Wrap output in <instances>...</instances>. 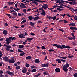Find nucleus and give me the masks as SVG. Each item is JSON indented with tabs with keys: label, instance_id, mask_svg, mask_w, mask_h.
I'll use <instances>...</instances> for the list:
<instances>
[{
	"label": "nucleus",
	"instance_id": "obj_1",
	"mask_svg": "<svg viewBox=\"0 0 77 77\" xmlns=\"http://www.w3.org/2000/svg\"><path fill=\"white\" fill-rule=\"evenodd\" d=\"M16 39H17V38L15 37H10L8 38H6V41H7V44L8 45H9V44L10 43V41L11 42L12 41L11 40L13 41V40H16Z\"/></svg>",
	"mask_w": 77,
	"mask_h": 77
},
{
	"label": "nucleus",
	"instance_id": "obj_2",
	"mask_svg": "<svg viewBox=\"0 0 77 77\" xmlns=\"http://www.w3.org/2000/svg\"><path fill=\"white\" fill-rule=\"evenodd\" d=\"M69 64L68 63H66V65H64L63 66V70L65 72H67L68 70V67H69Z\"/></svg>",
	"mask_w": 77,
	"mask_h": 77
},
{
	"label": "nucleus",
	"instance_id": "obj_3",
	"mask_svg": "<svg viewBox=\"0 0 77 77\" xmlns=\"http://www.w3.org/2000/svg\"><path fill=\"white\" fill-rule=\"evenodd\" d=\"M4 46L5 47H6V50L7 51H10V48H11V46L10 45L8 46L6 44H5L4 45Z\"/></svg>",
	"mask_w": 77,
	"mask_h": 77
},
{
	"label": "nucleus",
	"instance_id": "obj_4",
	"mask_svg": "<svg viewBox=\"0 0 77 77\" xmlns=\"http://www.w3.org/2000/svg\"><path fill=\"white\" fill-rule=\"evenodd\" d=\"M53 47H56L57 48H60V49H63V48L60 45H58L57 44H54L52 45Z\"/></svg>",
	"mask_w": 77,
	"mask_h": 77
},
{
	"label": "nucleus",
	"instance_id": "obj_5",
	"mask_svg": "<svg viewBox=\"0 0 77 77\" xmlns=\"http://www.w3.org/2000/svg\"><path fill=\"white\" fill-rule=\"evenodd\" d=\"M42 7L41 8V9H44L45 10H46L47 9H48V5H47V4H44L43 6L42 5Z\"/></svg>",
	"mask_w": 77,
	"mask_h": 77
},
{
	"label": "nucleus",
	"instance_id": "obj_6",
	"mask_svg": "<svg viewBox=\"0 0 77 77\" xmlns=\"http://www.w3.org/2000/svg\"><path fill=\"white\" fill-rule=\"evenodd\" d=\"M6 73L8 74H9V75H11L12 76H13L14 74H15L14 73L10 72V71H6Z\"/></svg>",
	"mask_w": 77,
	"mask_h": 77
},
{
	"label": "nucleus",
	"instance_id": "obj_7",
	"mask_svg": "<svg viewBox=\"0 0 77 77\" xmlns=\"http://www.w3.org/2000/svg\"><path fill=\"white\" fill-rule=\"evenodd\" d=\"M18 36L20 39H24L25 38V35L23 34H21L20 35H18Z\"/></svg>",
	"mask_w": 77,
	"mask_h": 77
},
{
	"label": "nucleus",
	"instance_id": "obj_8",
	"mask_svg": "<svg viewBox=\"0 0 77 77\" xmlns=\"http://www.w3.org/2000/svg\"><path fill=\"white\" fill-rule=\"evenodd\" d=\"M10 63H14L15 62V60L14 59H9V60L8 61Z\"/></svg>",
	"mask_w": 77,
	"mask_h": 77
},
{
	"label": "nucleus",
	"instance_id": "obj_9",
	"mask_svg": "<svg viewBox=\"0 0 77 77\" xmlns=\"http://www.w3.org/2000/svg\"><path fill=\"white\" fill-rule=\"evenodd\" d=\"M41 11H42L40 14L41 15H43L44 16H45V14H46V13L45 12V11H44V10L43 9H41Z\"/></svg>",
	"mask_w": 77,
	"mask_h": 77
},
{
	"label": "nucleus",
	"instance_id": "obj_10",
	"mask_svg": "<svg viewBox=\"0 0 77 77\" xmlns=\"http://www.w3.org/2000/svg\"><path fill=\"white\" fill-rule=\"evenodd\" d=\"M49 66V63H47L42 64V67H48Z\"/></svg>",
	"mask_w": 77,
	"mask_h": 77
},
{
	"label": "nucleus",
	"instance_id": "obj_11",
	"mask_svg": "<svg viewBox=\"0 0 77 77\" xmlns=\"http://www.w3.org/2000/svg\"><path fill=\"white\" fill-rule=\"evenodd\" d=\"M3 59L4 60H5V61H7V62H8L9 61V59L8 58V57L7 56H5L3 58Z\"/></svg>",
	"mask_w": 77,
	"mask_h": 77
},
{
	"label": "nucleus",
	"instance_id": "obj_12",
	"mask_svg": "<svg viewBox=\"0 0 77 77\" xmlns=\"http://www.w3.org/2000/svg\"><path fill=\"white\" fill-rule=\"evenodd\" d=\"M3 33L4 35H8V32L6 30H5L3 31Z\"/></svg>",
	"mask_w": 77,
	"mask_h": 77
},
{
	"label": "nucleus",
	"instance_id": "obj_13",
	"mask_svg": "<svg viewBox=\"0 0 77 77\" xmlns=\"http://www.w3.org/2000/svg\"><path fill=\"white\" fill-rule=\"evenodd\" d=\"M23 73H26L27 72V69H23L22 70Z\"/></svg>",
	"mask_w": 77,
	"mask_h": 77
},
{
	"label": "nucleus",
	"instance_id": "obj_14",
	"mask_svg": "<svg viewBox=\"0 0 77 77\" xmlns=\"http://www.w3.org/2000/svg\"><path fill=\"white\" fill-rule=\"evenodd\" d=\"M32 2V3H34L35 5H38V3H37V1H36V0H33Z\"/></svg>",
	"mask_w": 77,
	"mask_h": 77
},
{
	"label": "nucleus",
	"instance_id": "obj_15",
	"mask_svg": "<svg viewBox=\"0 0 77 77\" xmlns=\"http://www.w3.org/2000/svg\"><path fill=\"white\" fill-rule=\"evenodd\" d=\"M70 29L71 30H76L77 31V28L76 27H70Z\"/></svg>",
	"mask_w": 77,
	"mask_h": 77
},
{
	"label": "nucleus",
	"instance_id": "obj_16",
	"mask_svg": "<svg viewBox=\"0 0 77 77\" xmlns=\"http://www.w3.org/2000/svg\"><path fill=\"white\" fill-rule=\"evenodd\" d=\"M55 71L56 72H60V69L59 68H57L55 69Z\"/></svg>",
	"mask_w": 77,
	"mask_h": 77
},
{
	"label": "nucleus",
	"instance_id": "obj_17",
	"mask_svg": "<svg viewBox=\"0 0 77 77\" xmlns=\"http://www.w3.org/2000/svg\"><path fill=\"white\" fill-rule=\"evenodd\" d=\"M29 24L32 27H34V26H35V23H33L32 22H31L29 23Z\"/></svg>",
	"mask_w": 77,
	"mask_h": 77
},
{
	"label": "nucleus",
	"instance_id": "obj_18",
	"mask_svg": "<svg viewBox=\"0 0 77 77\" xmlns=\"http://www.w3.org/2000/svg\"><path fill=\"white\" fill-rule=\"evenodd\" d=\"M57 10H58V11L59 12H61V11H63V9H61L60 8H57Z\"/></svg>",
	"mask_w": 77,
	"mask_h": 77
},
{
	"label": "nucleus",
	"instance_id": "obj_19",
	"mask_svg": "<svg viewBox=\"0 0 77 77\" xmlns=\"http://www.w3.org/2000/svg\"><path fill=\"white\" fill-rule=\"evenodd\" d=\"M69 26H75V24L74 23H70L69 24Z\"/></svg>",
	"mask_w": 77,
	"mask_h": 77
},
{
	"label": "nucleus",
	"instance_id": "obj_20",
	"mask_svg": "<svg viewBox=\"0 0 77 77\" xmlns=\"http://www.w3.org/2000/svg\"><path fill=\"white\" fill-rule=\"evenodd\" d=\"M40 61L39 59H36L35 60V63H39Z\"/></svg>",
	"mask_w": 77,
	"mask_h": 77
},
{
	"label": "nucleus",
	"instance_id": "obj_21",
	"mask_svg": "<svg viewBox=\"0 0 77 77\" xmlns=\"http://www.w3.org/2000/svg\"><path fill=\"white\" fill-rule=\"evenodd\" d=\"M19 4V5L20 7H21V8H26V7H26V6L24 5H21L20 4Z\"/></svg>",
	"mask_w": 77,
	"mask_h": 77
},
{
	"label": "nucleus",
	"instance_id": "obj_22",
	"mask_svg": "<svg viewBox=\"0 0 77 77\" xmlns=\"http://www.w3.org/2000/svg\"><path fill=\"white\" fill-rule=\"evenodd\" d=\"M41 74L38 73L37 75H35L34 76V77H38L39 76H40Z\"/></svg>",
	"mask_w": 77,
	"mask_h": 77
},
{
	"label": "nucleus",
	"instance_id": "obj_23",
	"mask_svg": "<svg viewBox=\"0 0 77 77\" xmlns=\"http://www.w3.org/2000/svg\"><path fill=\"white\" fill-rule=\"evenodd\" d=\"M24 46L23 45H20L19 46V48H24Z\"/></svg>",
	"mask_w": 77,
	"mask_h": 77
},
{
	"label": "nucleus",
	"instance_id": "obj_24",
	"mask_svg": "<svg viewBox=\"0 0 77 77\" xmlns=\"http://www.w3.org/2000/svg\"><path fill=\"white\" fill-rule=\"evenodd\" d=\"M32 59V57L30 56H28L26 57V59L30 60Z\"/></svg>",
	"mask_w": 77,
	"mask_h": 77
},
{
	"label": "nucleus",
	"instance_id": "obj_25",
	"mask_svg": "<svg viewBox=\"0 0 77 77\" xmlns=\"http://www.w3.org/2000/svg\"><path fill=\"white\" fill-rule=\"evenodd\" d=\"M56 60L58 62V63H61V60L60 59H56Z\"/></svg>",
	"mask_w": 77,
	"mask_h": 77
},
{
	"label": "nucleus",
	"instance_id": "obj_26",
	"mask_svg": "<svg viewBox=\"0 0 77 77\" xmlns=\"http://www.w3.org/2000/svg\"><path fill=\"white\" fill-rule=\"evenodd\" d=\"M66 15H67V16H68V17H74V16L72 15L71 16L69 15V14L68 13H67L66 14Z\"/></svg>",
	"mask_w": 77,
	"mask_h": 77
},
{
	"label": "nucleus",
	"instance_id": "obj_27",
	"mask_svg": "<svg viewBox=\"0 0 77 77\" xmlns=\"http://www.w3.org/2000/svg\"><path fill=\"white\" fill-rule=\"evenodd\" d=\"M33 38H29L27 39V40H28V41H31V40H33Z\"/></svg>",
	"mask_w": 77,
	"mask_h": 77
},
{
	"label": "nucleus",
	"instance_id": "obj_28",
	"mask_svg": "<svg viewBox=\"0 0 77 77\" xmlns=\"http://www.w3.org/2000/svg\"><path fill=\"white\" fill-rule=\"evenodd\" d=\"M71 35L73 37V39H75V36H74V33H72Z\"/></svg>",
	"mask_w": 77,
	"mask_h": 77
},
{
	"label": "nucleus",
	"instance_id": "obj_29",
	"mask_svg": "<svg viewBox=\"0 0 77 77\" xmlns=\"http://www.w3.org/2000/svg\"><path fill=\"white\" fill-rule=\"evenodd\" d=\"M16 68L17 69H20L21 68V67L17 66H16Z\"/></svg>",
	"mask_w": 77,
	"mask_h": 77
},
{
	"label": "nucleus",
	"instance_id": "obj_30",
	"mask_svg": "<svg viewBox=\"0 0 77 77\" xmlns=\"http://www.w3.org/2000/svg\"><path fill=\"white\" fill-rule=\"evenodd\" d=\"M39 17H36L35 18H34V20H35V21H37V20H38V19H39Z\"/></svg>",
	"mask_w": 77,
	"mask_h": 77
},
{
	"label": "nucleus",
	"instance_id": "obj_31",
	"mask_svg": "<svg viewBox=\"0 0 77 77\" xmlns=\"http://www.w3.org/2000/svg\"><path fill=\"white\" fill-rule=\"evenodd\" d=\"M30 67L32 69H33V68H35H35H36V67L34 66H31Z\"/></svg>",
	"mask_w": 77,
	"mask_h": 77
},
{
	"label": "nucleus",
	"instance_id": "obj_32",
	"mask_svg": "<svg viewBox=\"0 0 77 77\" xmlns=\"http://www.w3.org/2000/svg\"><path fill=\"white\" fill-rule=\"evenodd\" d=\"M25 54V53L24 52H22L20 54V56H24Z\"/></svg>",
	"mask_w": 77,
	"mask_h": 77
},
{
	"label": "nucleus",
	"instance_id": "obj_33",
	"mask_svg": "<svg viewBox=\"0 0 77 77\" xmlns=\"http://www.w3.org/2000/svg\"><path fill=\"white\" fill-rule=\"evenodd\" d=\"M28 18L29 20H31L32 19V16H29L28 17Z\"/></svg>",
	"mask_w": 77,
	"mask_h": 77
},
{
	"label": "nucleus",
	"instance_id": "obj_34",
	"mask_svg": "<svg viewBox=\"0 0 77 77\" xmlns=\"http://www.w3.org/2000/svg\"><path fill=\"white\" fill-rule=\"evenodd\" d=\"M26 20H24L21 22V24H23L24 23H26Z\"/></svg>",
	"mask_w": 77,
	"mask_h": 77
},
{
	"label": "nucleus",
	"instance_id": "obj_35",
	"mask_svg": "<svg viewBox=\"0 0 77 77\" xmlns=\"http://www.w3.org/2000/svg\"><path fill=\"white\" fill-rule=\"evenodd\" d=\"M61 3H63V2H64V3H67V1H63L61 0Z\"/></svg>",
	"mask_w": 77,
	"mask_h": 77
},
{
	"label": "nucleus",
	"instance_id": "obj_36",
	"mask_svg": "<svg viewBox=\"0 0 77 77\" xmlns=\"http://www.w3.org/2000/svg\"><path fill=\"white\" fill-rule=\"evenodd\" d=\"M67 3H69L70 5H73V3H72V2H69L68 1H67Z\"/></svg>",
	"mask_w": 77,
	"mask_h": 77
},
{
	"label": "nucleus",
	"instance_id": "obj_37",
	"mask_svg": "<svg viewBox=\"0 0 77 77\" xmlns=\"http://www.w3.org/2000/svg\"><path fill=\"white\" fill-rule=\"evenodd\" d=\"M12 14L15 16H17V13L16 12L15 13H13Z\"/></svg>",
	"mask_w": 77,
	"mask_h": 77
},
{
	"label": "nucleus",
	"instance_id": "obj_38",
	"mask_svg": "<svg viewBox=\"0 0 77 77\" xmlns=\"http://www.w3.org/2000/svg\"><path fill=\"white\" fill-rule=\"evenodd\" d=\"M32 72H35L36 71V69H33L32 70Z\"/></svg>",
	"mask_w": 77,
	"mask_h": 77
},
{
	"label": "nucleus",
	"instance_id": "obj_39",
	"mask_svg": "<svg viewBox=\"0 0 77 77\" xmlns=\"http://www.w3.org/2000/svg\"><path fill=\"white\" fill-rule=\"evenodd\" d=\"M25 65L26 67H29L30 66V64H26Z\"/></svg>",
	"mask_w": 77,
	"mask_h": 77
},
{
	"label": "nucleus",
	"instance_id": "obj_40",
	"mask_svg": "<svg viewBox=\"0 0 77 77\" xmlns=\"http://www.w3.org/2000/svg\"><path fill=\"white\" fill-rule=\"evenodd\" d=\"M73 39V38L72 37H68V39L69 40H72Z\"/></svg>",
	"mask_w": 77,
	"mask_h": 77
},
{
	"label": "nucleus",
	"instance_id": "obj_41",
	"mask_svg": "<svg viewBox=\"0 0 77 77\" xmlns=\"http://www.w3.org/2000/svg\"><path fill=\"white\" fill-rule=\"evenodd\" d=\"M30 35L31 36H35V34H34V33H33L32 32H31L30 33Z\"/></svg>",
	"mask_w": 77,
	"mask_h": 77
},
{
	"label": "nucleus",
	"instance_id": "obj_42",
	"mask_svg": "<svg viewBox=\"0 0 77 77\" xmlns=\"http://www.w3.org/2000/svg\"><path fill=\"white\" fill-rule=\"evenodd\" d=\"M62 47H63V48H66V46H65V45H61Z\"/></svg>",
	"mask_w": 77,
	"mask_h": 77
},
{
	"label": "nucleus",
	"instance_id": "obj_43",
	"mask_svg": "<svg viewBox=\"0 0 77 77\" xmlns=\"http://www.w3.org/2000/svg\"><path fill=\"white\" fill-rule=\"evenodd\" d=\"M66 48L70 49V48H71V47H69V46H66Z\"/></svg>",
	"mask_w": 77,
	"mask_h": 77
},
{
	"label": "nucleus",
	"instance_id": "obj_44",
	"mask_svg": "<svg viewBox=\"0 0 77 77\" xmlns=\"http://www.w3.org/2000/svg\"><path fill=\"white\" fill-rule=\"evenodd\" d=\"M61 61L63 62H65L66 60H63V59H61Z\"/></svg>",
	"mask_w": 77,
	"mask_h": 77
},
{
	"label": "nucleus",
	"instance_id": "obj_45",
	"mask_svg": "<svg viewBox=\"0 0 77 77\" xmlns=\"http://www.w3.org/2000/svg\"><path fill=\"white\" fill-rule=\"evenodd\" d=\"M21 5H23L24 6H25H25H26L27 5V4H26V3H25V4H23V3H21Z\"/></svg>",
	"mask_w": 77,
	"mask_h": 77
},
{
	"label": "nucleus",
	"instance_id": "obj_46",
	"mask_svg": "<svg viewBox=\"0 0 77 77\" xmlns=\"http://www.w3.org/2000/svg\"><path fill=\"white\" fill-rule=\"evenodd\" d=\"M53 17V20H56V16H54Z\"/></svg>",
	"mask_w": 77,
	"mask_h": 77
},
{
	"label": "nucleus",
	"instance_id": "obj_47",
	"mask_svg": "<svg viewBox=\"0 0 77 77\" xmlns=\"http://www.w3.org/2000/svg\"><path fill=\"white\" fill-rule=\"evenodd\" d=\"M49 52H51V51H54V50L52 49H51L50 50H49Z\"/></svg>",
	"mask_w": 77,
	"mask_h": 77
},
{
	"label": "nucleus",
	"instance_id": "obj_48",
	"mask_svg": "<svg viewBox=\"0 0 77 77\" xmlns=\"http://www.w3.org/2000/svg\"><path fill=\"white\" fill-rule=\"evenodd\" d=\"M42 49H43V50H45V49H46L45 47L44 46H42Z\"/></svg>",
	"mask_w": 77,
	"mask_h": 77
},
{
	"label": "nucleus",
	"instance_id": "obj_49",
	"mask_svg": "<svg viewBox=\"0 0 77 77\" xmlns=\"http://www.w3.org/2000/svg\"><path fill=\"white\" fill-rule=\"evenodd\" d=\"M68 57H69V58H72V57H73V56L72 55L71 56H70L69 55H68Z\"/></svg>",
	"mask_w": 77,
	"mask_h": 77
},
{
	"label": "nucleus",
	"instance_id": "obj_50",
	"mask_svg": "<svg viewBox=\"0 0 77 77\" xmlns=\"http://www.w3.org/2000/svg\"><path fill=\"white\" fill-rule=\"evenodd\" d=\"M73 76L74 77H77V73H75V74H74Z\"/></svg>",
	"mask_w": 77,
	"mask_h": 77
},
{
	"label": "nucleus",
	"instance_id": "obj_51",
	"mask_svg": "<svg viewBox=\"0 0 77 77\" xmlns=\"http://www.w3.org/2000/svg\"><path fill=\"white\" fill-rule=\"evenodd\" d=\"M48 18L49 19V20H50L51 19H53V17H51V16H49Z\"/></svg>",
	"mask_w": 77,
	"mask_h": 77
},
{
	"label": "nucleus",
	"instance_id": "obj_52",
	"mask_svg": "<svg viewBox=\"0 0 77 77\" xmlns=\"http://www.w3.org/2000/svg\"><path fill=\"white\" fill-rule=\"evenodd\" d=\"M21 2H23V3H26V2H25L26 0H22Z\"/></svg>",
	"mask_w": 77,
	"mask_h": 77
},
{
	"label": "nucleus",
	"instance_id": "obj_53",
	"mask_svg": "<svg viewBox=\"0 0 77 77\" xmlns=\"http://www.w3.org/2000/svg\"><path fill=\"white\" fill-rule=\"evenodd\" d=\"M23 12L24 13H26V9H25L23 10Z\"/></svg>",
	"mask_w": 77,
	"mask_h": 77
},
{
	"label": "nucleus",
	"instance_id": "obj_54",
	"mask_svg": "<svg viewBox=\"0 0 77 77\" xmlns=\"http://www.w3.org/2000/svg\"><path fill=\"white\" fill-rule=\"evenodd\" d=\"M3 71L2 70H0V74H3Z\"/></svg>",
	"mask_w": 77,
	"mask_h": 77
},
{
	"label": "nucleus",
	"instance_id": "obj_55",
	"mask_svg": "<svg viewBox=\"0 0 77 77\" xmlns=\"http://www.w3.org/2000/svg\"><path fill=\"white\" fill-rule=\"evenodd\" d=\"M67 58V57H63V59H66Z\"/></svg>",
	"mask_w": 77,
	"mask_h": 77
},
{
	"label": "nucleus",
	"instance_id": "obj_56",
	"mask_svg": "<svg viewBox=\"0 0 77 77\" xmlns=\"http://www.w3.org/2000/svg\"><path fill=\"white\" fill-rule=\"evenodd\" d=\"M74 19L75 20H77V16L75 15V17H74Z\"/></svg>",
	"mask_w": 77,
	"mask_h": 77
},
{
	"label": "nucleus",
	"instance_id": "obj_57",
	"mask_svg": "<svg viewBox=\"0 0 77 77\" xmlns=\"http://www.w3.org/2000/svg\"><path fill=\"white\" fill-rule=\"evenodd\" d=\"M17 65H20V64H21V62H20L19 61L17 62Z\"/></svg>",
	"mask_w": 77,
	"mask_h": 77
},
{
	"label": "nucleus",
	"instance_id": "obj_58",
	"mask_svg": "<svg viewBox=\"0 0 77 77\" xmlns=\"http://www.w3.org/2000/svg\"><path fill=\"white\" fill-rule=\"evenodd\" d=\"M55 8H56V6L54 5L53 6V8H52V9H54Z\"/></svg>",
	"mask_w": 77,
	"mask_h": 77
},
{
	"label": "nucleus",
	"instance_id": "obj_59",
	"mask_svg": "<svg viewBox=\"0 0 77 77\" xmlns=\"http://www.w3.org/2000/svg\"><path fill=\"white\" fill-rule=\"evenodd\" d=\"M40 2V3H43V2H45V1L40 0V2Z\"/></svg>",
	"mask_w": 77,
	"mask_h": 77
},
{
	"label": "nucleus",
	"instance_id": "obj_60",
	"mask_svg": "<svg viewBox=\"0 0 77 77\" xmlns=\"http://www.w3.org/2000/svg\"><path fill=\"white\" fill-rule=\"evenodd\" d=\"M73 11H74L75 12H77V9H72Z\"/></svg>",
	"mask_w": 77,
	"mask_h": 77
},
{
	"label": "nucleus",
	"instance_id": "obj_61",
	"mask_svg": "<svg viewBox=\"0 0 77 77\" xmlns=\"http://www.w3.org/2000/svg\"><path fill=\"white\" fill-rule=\"evenodd\" d=\"M59 30H60V31H61L62 32H65V31H64V30L63 29H59Z\"/></svg>",
	"mask_w": 77,
	"mask_h": 77
},
{
	"label": "nucleus",
	"instance_id": "obj_62",
	"mask_svg": "<svg viewBox=\"0 0 77 77\" xmlns=\"http://www.w3.org/2000/svg\"><path fill=\"white\" fill-rule=\"evenodd\" d=\"M30 10H31V9L29 8L26 10V12H29V11H30Z\"/></svg>",
	"mask_w": 77,
	"mask_h": 77
},
{
	"label": "nucleus",
	"instance_id": "obj_63",
	"mask_svg": "<svg viewBox=\"0 0 77 77\" xmlns=\"http://www.w3.org/2000/svg\"><path fill=\"white\" fill-rule=\"evenodd\" d=\"M18 51L19 52H23V51H21V50H20V49H18Z\"/></svg>",
	"mask_w": 77,
	"mask_h": 77
},
{
	"label": "nucleus",
	"instance_id": "obj_64",
	"mask_svg": "<svg viewBox=\"0 0 77 77\" xmlns=\"http://www.w3.org/2000/svg\"><path fill=\"white\" fill-rule=\"evenodd\" d=\"M64 23H68V21H66V20H65L64 21Z\"/></svg>",
	"mask_w": 77,
	"mask_h": 77
}]
</instances>
